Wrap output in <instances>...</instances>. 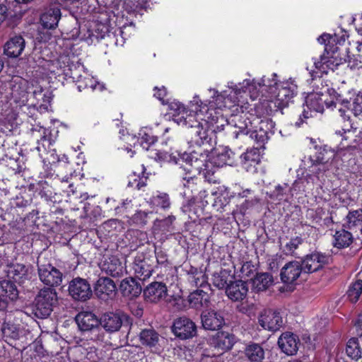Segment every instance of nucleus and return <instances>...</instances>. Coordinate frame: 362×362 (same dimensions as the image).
I'll list each match as a JSON object with an SVG mask.
<instances>
[{"label": "nucleus", "instance_id": "f257e3e1", "mask_svg": "<svg viewBox=\"0 0 362 362\" xmlns=\"http://www.w3.org/2000/svg\"><path fill=\"white\" fill-rule=\"evenodd\" d=\"M151 157L158 161H166L175 164L179 163L180 160L185 162V164L183 166L177 168L178 173L185 175L182 177L185 181L197 178V175L203 174L206 176L207 169L209 168L208 151L203 150L200 147L190 153H184L182 155L156 151L152 153Z\"/></svg>", "mask_w": 362, "mask_h": 362}, {"label": "nucleus", "instance_id": "f03ea898", "mask_svg": "<svg viewBox=\"0 0 362 362\" xmlns=\"http://www.w3.org/2000/svg\"><path fill=\"white\" fill-rule=\"evenodd\" d=\"M197 96L194 98L192 101V106L189 110H187L184 105L180 103H173L170 105V108L174 110L173 113V119L178 125L194 129V134L200 139L202 144L208 143L209 141L207 130L208 123L204 117V112L208 109L204 107L201 109V105L199 104ZM200 103H202L200 101Z\"/></svg>", "mask_w": 362, "mask_h": 362}, {"label": "nucleus", "instance_id": "7ed1b4c3", "mask_svg": "<svg viewBox=\"0 0 362 362\" xmlns=\"http://www.w3.org/2000/svg\"><path fill=\"white\" fill-rule=\"evenodd\" d=\"M316 153L302 160V164L297 170L299 180H320V175L329 169L334 160L339 154V149L335 150L327 146L315 147Z\"/></svg>", "mask_w": 362, "mask_h": 362}, {"label": "nucleus", "instance_id": "20e7f679", "mask_svg": "<svg viewBox=\"0 0 362 362\" xmlns=\"http://www.w3.org/2000/svg\"><path fill=\"white\" fill-rule=\"evenodd\" d=\"M323 80L321 78L315 80V85L317 86L315 92L307 97L306 104L308 107L317 112L324 111V105L327 107H337V105H344L347 106L349 100L342 98L334 88H330L328 85L322 86Z\"/></svg>", "mask_w": 362, "mask_h": 362}, {"label": "nucleus", "instance_id": "39448f33", "mask_svg": "<svg viewBox=\"0 0 362 362\" xmlns=\"http://www.w3.org/2000/svg\"><path fill=\"white\" fill-rule=\"evenodd\" d=\"M279 84L277 75L276 74H271L264 76L257 83L255 81H251L250 80L246 79L238 86L231 85L230 87L234 90L236 95L240 94L241 93H245L248 91L252 100H255L258 95L257 92L255 91L257 86L259 88H262V91L268 92L272 95V92H274L275 88H276Z\"/></svg>", "mask_w": 362, "mask_h": 362}, {"label": "nucleus", "instance_id": "423d86ee", "mask_svg": "<svg viewBox=\"0 0 362 362\" xmlns=\"http://www.w3.org/2000/svg\"><path fill=\"white\" fill-rule=\"evenodd\" d=\"M57 303V294L54 288L41 289L35 297L33 313L38 318H46L52 313Z\"/></svg>", "mask_w": 362, "mask_h": 362}, {"label": "nucleus", "instance_id": "0eeeda50", "mask_svg": "<svg viewBox=\"0 0 362 362\" xmlns=\"http://www.w3.org/2000/svg\"><path fill=\"white\" fill-rule=\"evenodd\" d=\"M297 86L291 81L280 82L270 96L269 107L272 110V105L277 110H281L288 105V103L296 94Z\"/></svg>", "mask_w": 362, "mask_h": 362}, {"label": "nucleus", "instance_id": "6e6552de", "mask_svg": "<svg viewBox=\"0 0 362 362\" xmlns=\"http://www.w3.org/2000/svg\"><path fill=\"white\" fill-rule=\"evenodd\" d=\"M76 322L81 331H91L95 334V337H91V339L95 341H102L103 336L99 333L98 326L100 320L92 312L82 311L76 316Z\"/></svg>", "mask_w": 362, "mask_h": 362}, {"label": "nucleus", "instance_id": "1a4fd4ad", "mask_svg": "<svg viewBox=\"0 0 362 362\" xmlns=\"http://www.w3.org/2000/svg\"><path fill=\"white\" fill-rule=\"evenodd\" d=\"M154 258L139 253L134 257L132 269L136 278L145 281L152 275L154 268Z\"/></svg>", "mask_w": 362, "mask_h": 362}, {"label": "nucleus", "instance_id": "9d476101", "mask_svg": "<svg viewBox=\"0 0 362 362\" xmlns=\"http://www.w3.org/2000/svg\"><path fill=\"white\" fill-rule=\"evenodd\" d=\"M329 256L315 252L305 255L300 261L303 273L311 274L322 269L329 262Z\"/></svg>", "mask_w": 362, "mask_h": 362}, {"label": "nucleus", "instance_id": "9b49d317", "mask_svg": "<svg viewBox=\"0 0 362 362\" xmlns=\"http://www.w3.org/2000/svg\"><path fill=\"white\" fill-rule=\"evenodd\" d=\"M37 272L40 280L50 288L58 286L62 282V273L50 264H38Z\"/></svg>", "mask_w": 362, "mask_h": 362}, {"label": "nucleus", "instance_id": "f8f14e48", "mask_svg": "<svg viewBox=\"0 0 362 362\" xmlns=\"http://www.w3.org/2000/svg\"><path fill=\"white\" fill-rule=\"evenodd\" d=\"M70 296L76 300L86 301L90 298L93 291L88 281L80 277L72 279L69 285Z\"/></svg>", "mask_w": 362, "mask_h": 362}, {"label": "nucleus", "instance_id": "ddd939ff", "mask_svg": "<svg viewBox=\"0 0 362 362\" xmlns=\"http://www.w3.org/2000/svg\"><path fill=\"white\" fill-rule=\"evenodd\" d=\"M172 330L177 337L187 339L196 335L197 326L189 318L180 317L174 320Z\"/></svg>", "mask_w": 362, "mask_h": 362}, {"label": "nucleus", "instance_id": "4468645a", "mask_svg": "<svg viewBox=\"0 0 362 362\" xmlns=\"http://www.w3.org/2000/svg\"><path fill=\"white\" fill-rule=\"evenodd\" d=\"M93 288L95 296L102 300L113 298L117 291L115 282L108 277H100Z\"/></svg>", "mask_w": 362, "mask_h": 362}, {"label": "nucleus", "instance_id": "2eb2a0df", "mask_svg": "<svg viewBox=\"0 0 362 362\" xmlns=\"http://www.w3.org/2000/svg\"><path fill=\"white\" fill-rule=\"evenodd\" d=\"M167 291L165 284L153 281L144 288L143 294L146 301L156 303L166 297Z\"/></svg>", "mask_w": 362, "mask_h": 362}, {"label": "nucleus", "instance_id": "dca6fc26", "mask_svg": "<svg viewBox=\"0 0 362 362\" xmlns=\"http://www.w3.org/2000/svg\"><path fill=\"white\" fill-rule=\"evenodd\" d=\"M259 323L264 329L276 332L281 327L283 320L279 312L266 310L259 316Z\"/></svg>", "mask_w": 362, "mask_h": 362}, {"label": "nucleus", "instance_id": "f3484780", "mask_svg": "<svg viewBox=\"0 0 362 362\" xmlns=\"http://www.w3.org/2000/svg\"><path fill=\"white\" fill-rule=\"evenodd\" d=\"M303 269L300 262L291 261L286 263L281 269L280 276L284 284H292L296 281Z\"/></svg>", "mask_w": 362, "mask_h": 362}, {"label": "nucleus", "instance_id": "a211bd4d", "mask_svg": "<svg viewBox=\"0 0 362 362\" xmlns=\"http://www.w3.org/2000/svg\"><path fill=\"white\" fill-rule=\"evenodd\" d=\"M31 267L23 264L16 263L7 265L6 270L8 279L18 284H23L29 279Z\"/></svg>", "mask_w": 362, "mask_h": 362}, {"label": "nucleus", "instance_id": "6ab92c4d", "mask_svg": "<svg viewBox=\"0 0 362 362\" xmlns=\"http://www.w3.org/2000/svg\"><path fill=\"white\" fill-rule=\"evenodd\" d=\"M278 344L284 353L292 356L297 353L300 340L296 334L291 332H285L279 337Z\"/></svg>", "mask_w": 362, "mask_h": 362}, {"label": "nucleus", "instance_id": "aec40b11", "mask_svg": "<svg viewBox=\"0 0 362 362\" xmlns=\"http://www.w3.org/2000/svg\"><path fill=\"white\" fill-rule=\"evenodd\" d=\"M101 271L112 277H119L124 273V268L122 263L116 256H111L100 263Z\"/></svg>", "mask_w": 362, "mask_h": 362}, {"label": "nucleus", "instance_id": "412c9836", "mask_svg": "<svg viewBox=\"0 0 362 362\" xmlns=\"http://www.w3.org/2000/svg\"><path fill=\"white\" fill-rule=\"evenodd\" d=\"M202 326L205 329L217 330L225 323L221 313L214 310L204 312L201 315Z\"/></svg>", "mask_w": 362, "mask_h": 362}, {"label": "nucleus", "instance_id": "4be33fe9", "mask_svg": "<svg viewBox=\"0 0 362 362\" xmlns=\"http://www.w3.org/2000/svg\"><path fill=\"white\" fill-rule=\"evenodd\" d=\"M247 284L242 280L230 282L226 288L227 296L233 301L243 300L247 296Z\"/></svg>", "mask_w": 362, "mask_h": 362}, {"label": "nucleus", "instance_id": "5701e85b", "mask_svg": "<svg viewBox=\"0 0 362 362\" xmlns=\"http://www.w3.org/2000/svg\"><path fill=\"white\" fill-rule=\"evenodd\" d=\"M123 322L122 315L117 313H107L100 319V325L110 333L117 332Z\"/></svg>", "mask_w": 362, "mask_h": 362}, {"label": "nucleus", "instance_id": "b1692460", "mask_svg": "<svg viewBox=\"0 0 362 362\" xmlns=\"http://www.w3.org/2000/svg\"><path fill=\"white\" fill-rule=\"evenodd\" d=\"M210 163L217 167L223 165H232L235 160V153L228 147H223L221 150H216L212 153L210 158Z\"/></svg>", "mask_w": 362, "mask_h": 362}, {"label": "nucleus", "instance_id": "393cba45", "mask_svg": "<svg viewBox=\"0 0 362 362\" xmlns=\"http://www.w3.org/2000/svg\"><path fill=\"white\" fill-rule=\"evenodd\" d=\"M61 16L59 5L56 4L51 6L41 16L40 21L42 25L47 29H55L58 25Z\"/></svg>", "mask_w": 362, "mask_h": 362}, {"label": "nucleus", "instance_id": "a878e982", "mask_svg": "<svg viewBox=\"0 0 362 362\" xmlns=\"http://www.w3.org/2000/svg\"><path fill=\"white\" fill-rule=\"evenodd\" d=\"M119 289L124 296L129 298L138 297L142 291L141 286L132 277L123 279L120 283Z\"/></svg>", "mask_w": 362, "mask_h": 362}, {"label": "nucleus", "instance_id": "bb28decb", "mask_svg": "<svg viewBox=\"0 0 362 362\" xmlns=\"http://www.w3.org/2000/svg\"><path fill=\"white\" fill-rule=\"evenodd\" d=\"M235 343V335L227 332H218L213 339L214 346L223 351L231 349Z\"/></svg>", "mask_w": 362, "mask_h": 362}, {"label": "nucleus", "instance_id": "cd10ccee", "mask_svg": "<svg viewBox=\"0 0 362 362\" xmlns=\"http://www.w3.org/2000/svg\"><path fill=\"white\" fill-rule=\"evenodd\" d=\"M240 159L243 167L247 171L255 172V166L260 161L259 150L257 148L247 150L245 153L241 155Z\"/></svg>", "mask_w": 362, "mask_h": 362}, {"label": "nucleus", "instance_id": "c85d7f7f", "mask_svg": "<svg viewBox=\"0 0 362 362\" xmlns=\"http://www.w3.org/2000/svg\"><path fill=\"white\" fill-rule=\"evenodd\" d=\"M25 40L21 36H15L5 45L4 53L10 57H18L24 49Z\"/></svg>", "mask_w": 362, "mask_h": 362}, {"label": "nucleus", "instance_id": "c756f323", "mask_svg": "<svg viewBox=\"0 0 362 362\" xmlns=\"http://www.w3.org/2000/svg\"><path fill=\"white\" fill-rule=\"evenodd\" d=\"M232 122H234L235 126L239 129L236 135L243 134L245 135L250 134L251 137L257 136V132L253 129L252 123L246 115L235 116L232 119Z\"/></svg>", "mask_w": 362, "mask_h": 362}, {"label": "nucleus", "instance_id": "7c9ffc66", "mask_svg": "<svg viewBox=\"0 0 362 362\" xmlns=\"http://www.w3.org/2000/svg\"><path fill=\"white\" fill-rule=\"evenodd\" d=\"M18 297V291L16 286L10 281H2L0 282V298L2 301L16 300Z\"/></svg>", "mask_w": 362, "mask_h": 362}, {"label": "nucleus", "instance_id": "2f4dec72", "mask_svg": "<svg viewBox=\"0 0 362 362\" xmlns=\"http://www.w3.org/2000/svg\"><path fill=\"white\" fill-rule=\"evenodd\" d=\"M189 303L192 307L198 309L208 307L209 303V294L202 289L197 288L189 295Z\"/></svg>", "mask_w": 362, "mask_h": 362}, {"label": "nucleus", "instance_id": "473e14b6", "mask_svg": "<svg viewBox=\"0 0 362 362\" xmlns=\"http://www.w3.org/2000/svg\"><path fill=\"white\" fill-rule=\"evenodd\" d=\"M303 238L301 237L296 236L291 238L285 244L281 243L280 250L286 256L298 257L296 250L299 246L303 244Z\"/></svg>", "mask_w": 362, "mask_h": 362}, {"label": "nucleus", "instance_id": "72a5a7b5", "mask_svg": "<svg viewBox=\"0 0 362 362\" xmlns=\"http://www.w3.org/2000/svg\"><path fill=\"white\" fill-rule=\"evenodd\" d=\"M274 283V279L269 273H257L253 279V287L257 291H265Z\"/></svg>", "mask_w": 362, "mask_h": 362}, {"label": "nucleus", "instance_id": "f704fd0d", "mask_svg": "<svg viewBox=\"0 0 362 362\" xmlns=\"http://www.w3.org/2000/svg\"><path fill=\"white\" fill-rule=\"evenodd\" d=\"M245 354L250 362H262L264 358V351L258 344H251L246 346Z\"/></svg>", "mask_w": 362, "mask_h": 362}, {"label": "nucleus", "instance_id": "c9c22d12", "mask_svg": "<svg viewBox=\"0 0 362 362\" xmlns=\"http://www.w3.org/2000/svg\"><path fill=\"white\" fill-rule=\"evenodd\" d=\"M334 246L337 248L349 247L353 242L352 234L344 229L337 230L334 235Z\"/></svg>", "mask_w": 362, "mask_h": 362}, {"label": "nucleus", "instance_id": "e433bc0d", "mask_svg": "<svg viewBox=\"0 0 362 362\" xmlns=\"http://www.w3.org/2000/svg\"><path fill=\"white\" fill-rule=\"evenodd\" d=\"M315 68L319 70L322 74H327L329 70L334 71L339 65V63L335 61L333 57L321 56L319 62H314Z\"/></svg>", "mask_w": 362, "mask_h": 362}, {"label": "nucleus", "instance_id": "4c0bfd02", "mask_svg": "<svg viewBox=\"0 0 362 362\" xmlns=\"http://www.w3.org/2000/svg\"><path fill=\"white\" fill-rule=\"evenodd\" d=\"M139 338L142 344L150 347L155 346L159 341L158 334L152 329L142 330L140 332Z\"/></svg>", "mask_w": 362, "mask_h": 362}, {"label": "nucleus", "instance_id": "58836bf2", "mask_svg": "<svg viewBox=\"0 0 362 362\" xmlns=\"http://www.w3.org/2000/svg\"><path fill=\"white\" fill-rule=\"evenodd\" d=\"M76 353L78 356L79 362H97L98 357L95 349L90 347L89 350L79 346L76 349Z\"/></svg>", "mask_w": 362, "mask_h": 362}, {"label": "nucleus", "instance_id": "ea45409f", "mask_svg": "<svg viewBox=\"0 0 362 362\" xmlns=\"http://www.w3.org/2000/svg\"><path fill=\"white\" fill-rule=\"evenodd\" d=\"M362 294V280L358 279L352 282L346 291L347 299L352 303H356Z\"/></svg>", "mask_w": 362, "mask_h": 362}, {"label": "nucleus", "instance_id": "a19ab883", "mask_svg": "<svg viewBox=\"0 0 362 362\" xmlns=\"http://www.w3.org/2000/svg\"><path fill=\"white\" fill-rule=\"evenodd\" d=\"M2 334L6 339H18L20 335L19 328L13 323L4 322L1 328Z\"/></svg>", "mask_w": 362, "mask_h": 362}, {"label": "nucleus", "instance_id": "79ce46f5", "mask_svg": "<svg viewBox=\"0 0 362 362\" xmlns=\"http://www.w3.org/2000/svg\"><path fill=\"white\" fill-rule=\"evenodd\" d=\"M149 0H124L123 7L129 13L139 12L146 8Z\"/></svg>", "mask_w": 362, "mask_h": 362}, {"label": "nucleus", "instance_id": "37998d69", "mask_svg": "<svg viewBox=\"0 0 362 362\" xmlns=\"http://www.w3.org/2000/svg\"><path fill=\"white\" fill-rule=\"evenodd\" d=\"M346 352L348 356L353 360L357 361L361 358V350L356 339L353 338L349 340L346 347Z\"/></svg>", "mask_w": 362, "mask_h": 362}, {"label": "nucleus", "instance_id": "c03bdc74", "mask_svg": "<svg viewBox=\"0 0 362 362\" xmlns=\"http://www.w3.org/2000/svg\"><path fill=\"white\" fill-rule=\"evenodd\" d=\"M187 281L192 286L197 288H208L207 278L204 273L195 274V276H189Z\"/></svg>", "mask_w": 362, "mask_h": 362}, {"label": "nucleus", "instance_id": "a18cd8bd", "mask_svg": "<svg viewBox=\"0 0 362 362\" xmlns=\"http://www.w3.org/2000/svg\"><path fill=\"white\" fill-rule=\"evenodd\" d=\"M347 223L351 228L362 224V209L349 211L346 216Z\"/></svg>", "mask_w": 362, "mask_h": 362}, {"label": "nucleus", "instance_id": "49530a36", "mask_svg": "<svg viewBox=\"0 0 362 362\" xmlns=\"http://www.w3.org/2000/svg\"><path fill=\"white\" fill-rule=\"evenodd\" d=\"M151 202L163 209H167L170 206V202L168 194L166 193H159L151 198Z\"/></svg>", "mask_w": 362, "mask_h": 362}, {"label": "nucleus", "instance_id": "de8ad7c7", "mask_svg": "<svg viewBox=\"0 0 362 362\" xmlns=\"http://www.w3.org/2000/svg\"><path fill=\"white\" fill-rule=\"evenodd\" d=\"M350 111L355 117L362 116V93H359L354 98L352 104L349 103Z\"/></svg>", "mask_w": 362, "mask_h": 362}, {"label": "nucleus", "instance_id": "09e8293b", "mask_svg": "<svg viewBox=\"0 0 362 362\" xmlns=\"http://www.w3.org/2000/svg\"><path fill=\"white\" fill-rule=\"evenodd\" d=\"M57 177L55 174V170L53 169L52 165L45 164L40 172L39 177L40 179L54 180Z\"/></svg>", "mask_w": 362, "mask_h": 362}, {"label": "nucleus", "instance_id": "8fccbe9b", "mask_svg": "<svg viewBox=\"0 0 362 362\" xmlns=\"http://www.w3.org/2000/svg\"><path fill=\"white\" fill-rule=\"evenodd\" d=\"M156 141V137L144 133L138 139V142L142 148L148 150L150 146Z\"/></svg>", "mask_w": 362, "mask_h": 362}, {"label": "nucleus", "instance_id": "3c124183", "mask_svg": "<svg viewBox=\"0 0 362 362\" xmlns=\"http://www.w3.org/2000/svg\"><path fill=\"white\" fill-rule=\"evenodd\" d=\"M148 214L146 211H139L133 215L132 220L136 225L144 226L147 223Z\"/></svg>", "mask_w": 362, "mask_h": 362}, {"label": "nucleus", "instance_id": "603ef678", "mask_svg": "<svg viewBox=\"0 0 362 362\" xmlns=\"http://www.w3.org/2000/svg\"><path fill=\"white\" fill-rule=\"evenodd\" d=\"M353 126L351 122L347 124H345L341 130H337L336 134L340 135L342 137V140H348L350 139L349 134L351 133L354 134L356 132V128H354V130H352Z\"/></svg>", "mask_w": 362, "mask_h": 362}, {"label": "nucleus", "instance_id": "864d4df0", "mask_svg": "<svg viewBox=\"0 0 362 362\" xmlns=\"http://www.w3.org/2000/svg\"><path fill=\"white\" fill-rule=\"evenodd\" d=\"M175 220V217L174 216H169L163 220L158 221V226L162 228L163 230L170 231L173 228L172 225Z\"/></svg>", "mask_w": 362, "mask_h": 362}, {"label": "nucleus", "instance_id": "5fc2aeb1", "mask_svg": "<svg viewBox=\"0 0 362 362\" xmlns=\"http://www.w3.org/2000/svg\"><path fill=\"white\" fill-rule=\"evenodd\" d=\"M213 285L219 289L226 288L227 281L220 274H214L212 277Z\"/></svg>", "mask_w": 362, "mask_h": 362}, {"label": "nucleus", "instance_id": "6e6d98bb", "mask_svg": "<svg viewBox=\"0 0 362 362\" xmlns=\"http://www.w3.org/2000/svg\"><path fill=\"white\" fill-rule=\"evenodd\" d=\"M335 108L338 109V111L340 114L341 117L344 120V122H349L348 124L350 122L349 119L350 117L347 114L349 111H350V107H349V103H348L347 106H345L344 105H337V107H334Z\"/></svg>", "mask_w": 362, "mask_h": 362}, {"label": "nucleus", "instance_id": "4d7b16f0", "mask_svg": "<svg viewBox=\"0 0 362 362\" xmlns=\"http://www.w3.org/2000/svg\"><path fill=\"white\" fill-rule=\"evenodd\" d=\"M50 145L49 139L47 138V136L45 134V129H43V135L41 136L40 139L37 141V146L36 147L38 151H41L42 148L46 150V146Z\"/></svg>", "mask_w": 362, "mask_h": 362}, {"label": "nucleus", "instance_id": "13d9d810", "mask_svg": "<svg viewBox=\"0 0 362 362\" xmlns=\"http://www.w3.org/2000/svg\"><path fill=\"white\" fill-rule=\"evenodd\" d=\"M82 169L78 167L77 170H75L73 173H71L70 177H67L65 181H67L69 179L70 180H82L84 178L83 173H81Z\"/></svg>", "mask_w": 362, "mask_h": 362}, {"label": "nucleus", "instance_id": "bf43d9fd", "mask_svg": "<svg viewBox=\"0 0 362 362\" xmlns=\"http://www.w3.org/2000/svg\"><path fill=\"white\" fill-rule=\"evenodd\" d=\"M156 93H154V96L158 98L159 100L163 101L164 98L166 96L167 91L164 86L161 88H158L155 87Z\"/></svg>", "mask_w": 362, "mask_h": 362}, {"label": "nucleus", "instance_id": "052dcab7", "mask_svg": "<svg viewBox=\"0 0 362 362\" xmlns=\"http://www.w3.org/2000/svg\"><path fill=\"white\" fill-rule=\"evenodd\" d=\"M354 327L356 328V334L362 337V315H359L355 321Z\"/></svg>", "mask_w": 362, "mask_h": 362}, {"label": "nucleus", "instance_id": "680f3d73", "mask_svg": "<svg viewBox=\"0 0 362 362\" xmlns=\"http://www.w3.org/2000/svg\"><path fill=\"white\" fill-rule=\"evenodd\" d=\"M84 83V88H90L92 90L96 89L97 86H100L94 78L90 77L86 78Z\"/></svg>", "mask_w": 362, "mask_h": 362}, {"label": "nucleus", "instance_id": "e2e57ef3", "mask_svg": "<svg viewBox=\"0 0 362 362\" xmlns=\"http://www.w3.org/2000/svg\"><path fill=\"white\" fill-rule=\"evenodd\" d=\"M153 257L154 258V257ZM155 259L159 264H163L167 262V256L162 251L156 252Z\"/></svg>", "mask_w": 362, "mask_h": 362}, {"label": "nucleus", "instance_id": "0e129e2a", "mask_svg": "<svg viewBox=\"0 0 362 362\" xmlns=\"http://www.w3.org/2000/svg\"><path fill=\"white\" fill-rule=\"evenodd\" d=\"M7 17V8L6 6L0 4V24H1Z\"/></svg>", "mask_w": 362, "mask_h": 362}, {"label": "nucleus", "instance_id": "69168bd1", "mask_svg": "<svg viewBox=\"0 0 362 362\" xmlns=\"http://www.w3.org/2000/svg\"><path fill=\"white\" fill-rule=\"evenodd\" d=\"M197 273H203V272L196 267H190L189 269L187 271V277L189 276H195V274H197Z\"/></svg>", "mask_w": 362, "mask_h": 362}, {"label": "nucleus", "instance_id": "338daca9", "mask_svg": "<svg viewBox=\"0 0 362 362\" xmlns=\"http://www.w3.org/2000/svg\"><path fill=\"white\" fill-rule=\"evenodd\" d=\"M132 200L126 199L125 201H124L122 202L121 209H124V210L127 211V209L129 208H132Z\"/></svg>", "mask_w": 362, "mask_h": 362}, {"label": "nucleus", "instance_id": "774afa93", "mask_svg": "<svg viewBox=\"0 0 362 362\" xmlns=\"http://www.w3.org/2000/svg\"><path fill=\"white\" fill-rule=\"evenodd\" d=\"M329 39V35L323 34L318 37L317 40L320 43L323 44V43H325L326 41L328 40Z\"/></svg>", "mask_w": 362, "mask_h": 362}]
</instances>
